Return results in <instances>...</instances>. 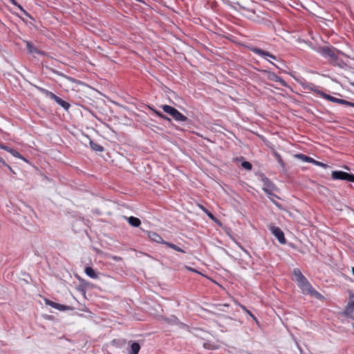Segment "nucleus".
I'll use <instances>...</instances> for the list:
<instances>
[{"instance_id": "6e6552de", "label": "nucleus", "mask_w": 354, "mask_h": 354, "mask_svg": "<svg viewBox=\"0 0 354 354\" xmlns=\"http://www.w3.org/2000/svg\"><path fill=\"white\" fill-rule=\"evenodd\" d=\"M302 86L304 89L312 91L313 92L324 97L325 93H324L322 91L319 89V86H316L315 84L311 82H305L302 84Z\"/></svg>"}, {"instance_id": "7ed1b4c3", "label": "nucleus", "mask_w": 354, "mask_h": 354, "mask_svg": "<svg viewBox=\"0 0 354 354\" xmlns=\"http://www.w3.org/2000/svg\"><path fill=\"white\" fill-rule=\"evenodd\" d=\"M260 180L263 183V191L268 195L278 198L279 197L274 193L273 191L276 190L275 185L263 174L260 175Z\"/></svg>"}, {"instance_id": "423d86ee", "label": "nucleus", "mask_w": 354, "mask_h": 354, "mask_svg": "<svg viewBox=\"0 0 354 354\" xmlns=\"http://www.w3.org/2000/svg\"><path fill=\"white\" fill-rule=\"evenodd\" d=\"M295 156L298 159H299V160H302L303 162H310V163H313L315 165H317V166H319V167H324V168H327V167H329L328 165H326V164H325L324 162L317 161V160L313 159V158H311L310 156H306L305 154H303V153L297 154Z\"/></svg>"}, {"instance_id": "473e14b6", "label": "nucleus", "mask_w": 354, "mask_h": 354, "mask_svg": "<svg viewBox=\"0 0 354 354\" xmlns=\"http://www.w3.org/2000/svg\"><path fill=\"white\" fill-rule=\"evenodd\" d=\"M240 306L243 310L248 313L254 320H255L257 322L256 317L249 310H248L245 306L241 305Z\"/></svg>"}, {"instance_id": "cd10ccee", "label": "nucleus", "mask_w": 354, "mask_h": 354, "mask_svg": "<svg viewBox=\"0 0 354 354\" xmlns=\"http://www.w3.org/2000/svg\"><path fill=\"white\" fill-rule=\"evenodd\" d=\"M273 155L275 157V158L277 159V161L278 162V163L283 167L285 166V163H284L283 160H282L281 155L279 153H277V151H274Z\"/></svg>"}, {"instance_id": "20e7f679", "label": "nucleus", "mask_w": 354, "mask_h": 354, "mask_svg": "<svg viewBox=\"0 0 354 354\" xmlns=\"http://www.w3.org/2000/svg\"><path fill=\"white\" fill-rule=\"evenodd\" d=\"M298 285L302 288L304 291L308 292L311 295L315 296L317 298L321 297V294L318 292L308 282L307 279L304 276L299 281H297Z\"/></svg>"}, {"instance_id": "6ab92c4d", "label": "nucleus", "mask_w": 354, "mask_h": 354, "mask_svg": "<svg viewBox=\"0 0 354 354\" xmlns=\"http://www.w3.org/2000/svg\"><path fill=\"white\" fill-rule=\"evenodd\" d=\"M165 245H167L169 248H170L177 252H182V253L186 252L184 250H183L182 248H180V247H178V245H176L172 243L166 241Z\"/></svg>"}, {"instance_id": "e433bc0d", "label": "nucleus", "mask_w": 354, "mask_h": 354, "mask_svg": "<svg viewBox=\"0 0 354 354\" xmlns=\"http://www.w3.org/2000/svg\"><path fill=\"white\" fill-rule=\"evenodd\" d=\"M239 248L242 250V251L245 254H247L248 257H251L250 254V252L246 250L244 248H243L241 245H239Z\"/></svg>"}, {"instance_id": "f3484780", "label": "nucleus", "mask_w": 354, "mask_h": 354, "mask_svg": "<svg viewBox=\"0 0 354 354\" xmlns=\"http://www.w3.org/2000/svg\"><path fill=\"white\" fill-rule=\"evenodd\" d=\"M140 350V346L138 342H133L131 344V351L129 354H138Z\"/></svg>"}, {"instance_id": "dca6fc26", "label": "nucleus", "mask_w": 354, "mask_h": 354, "mask_svg": "<svg viewBox=\"0 0 354 354\" xmlns=\"http://www.w3.org/2000/svg\"><path fill=\"white\" fill-rule=\"evenodd\" d=\"M128 222L133 227H138L141 223L140 220L138 218L134 216L129 217Z\"/></svg>"}, {"instance_id": "ddd939ff", "label": "nucleus", "mask_w": 354, "mask_h": 354, "mask_svg": "<svg viewBox=\"0 0 354 354\" xmlns=\"http://www.w3.org/2000/svg\"><path fill=\"white\" fill-rule=\"evenodd\" d=\"M26 46L27 48V50L29 53L30 54H38V55H44V53L41 50H39L37 49L30 41H25Z\"/></svg>"}, {"instance_id": "412c9836", "label": "nucleus", "mask_w": 354, "mask_h": 354, "mask_svg": "<svg viewBox=\"0 0 354 354\" xmlns=\"http://www.w3.org/2000/svg\"><path fill=\"white\" fill-rule=\"evenodd\" d=\"M153 113L160 119H162L168 122H171V119L166 115L163 114L162 112L157 110H153Z\"/></svg>"}, {"instance_id": "a878e982", "label": "nucleus", "mask_w": 354, "mask_h": 354, "mask_svg": "<svg viewBox=\"0 0 354 354\" xmlns=\"http://www.w3.org/2000/svg\"><path fill=\"white\" fill-rule=\"evenodd\" d=\"M324 99L327 100L329 102H334V103H337V104H339V98H337V97H335L333 96H331L328 94H326L325 93L324 95Z\"/></svg>"}, {"instance_id": "39448f33", "label": "nucleus", "mask_w": 354, "mask_h": 354, "mask_svg": "<svg viewBox=\"0 0 354 354\" xmlns=\"http://www.w3.org/2000/svg\"><path fill=\"white\" fill-rule=\"evenodd\" d=\"M268 229L272 234L276 237V239L281 244L286 243V239L284 236V233L280 229V227L270 225L268 226Z\"/></svg>"}, {"instance_id": "37998d69", "label": "nucleus", "mask_w": 354, "mask_h": 354, "mask_svg": "<svg viewBox=\"0 0 354 354\" xmlns=\"http://www.w3.org/2000/svg\"><path fill=\"white\" fill-rule=\"evenodd\" d=\"M208 216H209L212 219H214V216H213L211 213H209V214H208Z\"/></svg>"}, {"instance_id": "f03ea898", "label": "nucleus", "mask_w": 354, "mask_h": 354, "mask_svg": "<svg viewBox=\"0 0 354 354\" xmlns=\"http://www.w3.org/2000/svg\"><path fill=\"white\" fill-rule=\"evenodd\" d=\"M160 107L164 112L171 115L176 122H185L188 121V118L174 107L167 104L161 105Z\"/></svg>"}, {"instance_id": "4c0bfd02", "label": "nucleus", "mask_w": 354, "mask_h": 354, "mask_svg": "<svg viewBox=\"0 0 354 354\" xmlns=\"http://www.w3.org/2000/svg\"><path fill=\"white\" fill-rule=\"evenodd\" d=\"M339 104H344V105H348V101L342 100V99H339Z\"/></svg>"}, {"instance_id": "a18cd8bd", "label": "nucleus", "mask_w": 354, "mask_h": 354, "mask_svg": "<svg viewBox=\"0 0 354 354\" xmlns=\"http://www.w3.org/2000/svg\"><path fill=\"white\" fill-rule=\"evenodd\" d=\"M352 272H353V274L354 276V267L352 268Z\"/></svg>"}, {"instance_id": "58836bf2", "label": "nucleus", "mask_w": 354, "mask_h": 354, "mask_svg": "<svg viewBox=\"0 0 354 354\" xmlns=\"http://www.w3.org/2000/svg\"><path fill=\"white\" fill-rule=\"evenodd\" d=\"M0 148L7 151L8 152H9V149H11L10 147H9L8 146H5V145H1Z\"/></svg>"}, {"instance_id": "f8f14e48", "label": "nucleus", "mask_w": 354, "mask_h": 354, "mask_svg": "<svg viewBox=\"0 0 354 354\" xmlns=\"http://www.w3.org/2000/svg\"><path fill=\"white\" fill-rule=\"evenodd\" d=\"M145 232L146 233L147 237L151 241L158 243H162L165 245L166 241H165L156 232L150 231H145Z\"/></svg>"}, {"instance_id": "c756f323", "label": "nucleus", "mask_w": 354, "mask_h": 354, "mask_svg": "<svg viewBox=\"0 0 354 354\" xmlns=\"http://www.w3.org/2000/svg\"><path fill=\"white\" fill-rule=\"evenodd\" d=\"M9 1L14 5L15 6L17 7L20 10H21L26 16H29V14L23 8V7L18 3L15 0H9Z\"/></svg>"}, {"instance_id": "bb28decb", "label": "nucleus", "mask_w": 354, "mask_h": 354, "mask_svg": "<svg viewBox=\"0 0 354 354\" xmlns=\"http://www.w3.org/2000/svg\"><path fill=\"white\" fill-rule=\"evenodd\" d=\"M293 274L295 277L296 281H299L301 277H304L303 274L301 273L300 270L298 268H295L293 270Z\"/></svg>"}, {"instance_id": "aec40b11", "label": "nucleus", "mask_w": 354, "mask_h": 354, "mask_svg": "<svg viewBox=\"0 0 354 354\" xmlns=\"http://www.w3.org/2000/svg\"><path fill=\"white\" fill-rule=\"evenodd\" d=\"M56 102L66 110H68L71 106L68 102H66L59 97L57 98Z\"/></svg>"}, {"instance_id": "c9c22d12", "label": "nucleus", "mask_w": 354, "mask_h": 354, "mask_svg": "<svg viewBox=\"0 0 354 354\" xmlns=\"http://www.w3.org/2000/svg\"><path fill=\"white\" fill-rule=\"evenodd\" d=\"M0 163L2 165L7 167L10 171H12V168L4 161V160L0 157Z\"/></svg>"}, {"instance_id": "2eb2a0df", "label": "nucleus", "mask_w": 354, "mask_h": 354, "mask_svg": "<svg viewBox=\"0 0 354 354\" xmlns=\"http://www.w3.org/2000/svg\"><path fill=\"white\" fill-rule=\"evenodd\" d=\"M39 91L42 92L44 94H45L46 96L49 97L51 100L57 101V98L59 97L55 94H54L53 92L49 91L45 88H39Z\"/></svg>"}, {"instance_id": "b1692460", "label": "nucleus", "mask_w": 354, "mask_h": 354, "mask_svg": "<svg viewBox=\"0 0 354 354\" xmlns=\"http://www.w3.org/2000/svg\"><path fill=\"white\" fill-rule=\"evenodd\" d=\"M54 308L57 309L58 310H60V311H65V310H70L71 307L68 306H65V305H62V304H58V303H55Z\"/></svg>"}, {"instance_id": "f704fd0d", "label": "nucleus", "mask_w": 354, "mask_h": 354, "mask_svg": "<svg viewBox=\"0 0 354 354\" xmlns=\"http://www.w3.org/2000/svg\"><path fill=\"white\" fill-rule=\"evenodd\" d=\"M46 304L52 307V308H55V301H53L51 300H49V299H46V301H45Z\"/></svg>"}, {"instance_id": "f257e3e1", "label": "nucleus", "mask_w": 354, "mask_h": 354, "mask_svg": "<svg viewBox=\"0 0 354 354\" xmlns=\"http://www.w3.org/2000/svg\"><path fill=\"white\" fill-rule=\"evenodd\" d=\"M313 49L325 59H329L333 65L342 66L344 63L337 55V53H340L339 50L333 46H319Z\"/></svg>"}, {"instance_id": "0eeeda50", "label": "nucleus", "mask_w": 354, "mask_h": 354, "mask_svg": "<svg viewBox=\"0 0 354 354\" xmlns=\"http://www.w3.org/2000/svg\"><path fill=\"white\" fill-rule=\"evenodd\" d=\"M354 312V293L349 292L348 301L345 307L344 315L348 317Z\"/></svg>"}, {"instance_id": "72a5a7b5", "label": "nucleus", "mask_w": 354, "mask_h": 354, "mask_svg": "<svg viewBox=\"0 0 354 354\" xmlns=\"http://www.w3.org/2000/svg\"><path fill=\"white\" fill-rule=\"evenodd\" d=\"M241 166L247 170H251L252 168V164L248 161H243L241 163Z\"/></svg>"}, {"instance_id": "2f4dec72", "label": "nucleus", "mask_w": 354, "mask_h": 354, "mask_svg": "<svg viewBox=\"0 0 354 354\" xmlns=\"http://www.w3.org/2000/svg\"><path fill=\"white\" fill-rule=\"evenodd\" d=\"M9 153H10L14 157L23 158L20 153L15 149H9Z\"/></svg>"}, {"instance_id": "7c9ffc66", "label": "nucleus", "mask_w": 354, "mask_h": 354, "mask_svg": "<svg viewBox=\"0 0 354 354\" xmlns=\"http://www.w3.org/2000/svg\"><path fill=\"white\" fill-rule=\"evenodd\" d=\"M166 321L171 324H178L180 322L176 316H171L170 318L166 319Z\"/></svg>"}, {"instance_id": "9b49d317", "label": "nucleus", "mask_w": 354, "mask_h": 354, "mask_svg": "<svg viewBox=\"0 0 354 354\" xmlns=\"http://www.w3.org/2000/svg\"><path fill=\"white\" fill-rule=\"evenodd\" d=\"M262 71H263V73L267 74V78L269 80L273 81L274 82H280L282 85L286 84L285 81L282 78H281L279 76H278L275 73L271 72L268 70H263Z\"/></svg>"}, {"instance_id": "49530a36", "label": "nucleus", "mask_w": 354, "mask_h": 354, "mask_svg": "<svg viewBox=\"0 0 354 354\" xmlns=\"http://www.w3.org/2000/svg\"><path fill=\"white\" fill-rule=\"evenodd\" d=\"M269 62L271 63L272 65L275 66L274 63H273V62H272L270 61H269Z\"/></svg>"}, {"instance_id": "5701e85b", "label": "nucleus", "mask_w": 354, "mask_h": 354, "mask_svg": "<svg viewBox=\"0 0 354 354\" xmlns=\"http://www.w3.org/2000/svg\"><path fill=\"white\" fill-rule=\"evenodd\" d=\"M54 308L57 309L58 310H60V311H65V310H70L71 307L68 306H65V305H62V304H58V303H55Z\"/></svg>"}, {"instance_id": "4be33fe9", "label": "nucleus", "mask_w": 354, "mask_h": 354, "mask_svg": "<svg viewBox=\"0 0 354 354\" xmlns=\"http://www.w3.org/2000/svg\"><path fill=\"white\" fill-rule=\"evenodd\" d=\"M153 113L160 119H162L168 122H171V119L166 115L163 114L162 112L157 110H153Z\"/></svg>"}, {"instance_id": "c85d7f7f", "label": "nucleus", "mask_w": 354, "mask_h": 354, "mask_svg": "<svg viewBox=\"0 0 354 354\" xmlns=\"http://www.w3.org/2000/svg\"><path fill=\"white\" fill-rule=\"evenodd\" d=\"M9 1L14 5L15 6L17 7L20 10H21L26 16H29V14L23 8V7L18 3L15 0H9Z\"/></svg>"}, {"instance_id": "a211bd4d", "label": "nucleus", "mask_w": 354, "mask_h": 354, "mask_svg": "<svg viewBox=\"0 0 354 354\" xmlns=\"http://www.w3.org/2000/svg\"><path fill=\"white\" fill-rule=\"evenodd\" d=\"M90 146L91 149L95 151L102 152L104 151V147L102 145L93 141L90 142Z\"/></svg>"}, {"instance_id": "c03bdc74", "label": "nucleus", "mask_w": 354, "mask_h": 354, "mask_svg": "<svg viewBox=\"0 0 354 354\" xmlns=\"http://www.w3.org/2000/svg\"><path fill=\"white\" fill-rule=\"evenodd\" d=\"M149 109L150 110H151L153 112V110H156L154 108L151 107V106H149Z\"/></svg>"}, {"instance_id": "393cba45", "label": "nucleus", "mask_w": 354, "mask_h": 354, "mask_svg": "<svg viewBox=\"0 0 354 354\" xmlns=\"http://www.w3.org/2000/svg\"><path fill=\"white\" fill-rule=\"evenodd\" d=\"M54 308L57 309L58 310H60V311H65V310H70L71 307L68 306H65V305H62V304H58V303H55Z\"/></svg>"}, {"instance_id": "4468645a", "label": "nucleus", "mask_w": 354, "mask_h": 354, "mask_svg": "<svg viewBox=\"0 0 354 354\" xmlns=\"http://www.w3.org/2000/svg\"><path fill=\"white\" fill-rule=\"evenodd\" d=\"M84 272L91 279H97L99 277L95 271L90 266H86L85 268Z\"/></svg>"}, {"instance_id": "9d476101", "label": "nucleus", "mask_w": 354, "mask_h": 354, "mask_svg": "<svg viewBox=\"0 0 354 354\" xmlns=\"http://www.w3.org/2000/svg\"><path fill=\"white\" fill-rule=\"evenodd\" d=\"M350 174L343 171H333L331 177L333 180H344L348 181Z\"/></svg>"}, {"instance_id": "1a4fd4ad", "label": "nucleus", "mask_w": 354, "mask_h": 354, "mask_svg": "<svg viewBox=\"0 0 354 354\" xmlns=\"http://www.w3.org/2000/svg\"><path fill=\"white\" fill-rule=\"evenodd\" d=\"M250 50L254 53L255 55H257L261 57H268L272 59H274L276 60L277 59V57L271 53H270L268 51H266V50H263L259 48H257V47H252L250 48Z\"/></svg>"}, {"instance_id": "a19ab883", "label": "nucleus", "mask_w": 354, "mask_h": 354, "mask_svg": "<svg viewBox=\"0 0 354 354\" xmlns=\"http://www.w3.org/2000/svg\"><path fill=\"white\" fill-rule=\"evenodd\" d=\"M347 106L354 107V102H351L348 101Z\"/></svg>"}, {"instance_id": "79ce46f5", "label": "nucleus", "mask_w": 354, "mask_h": 354, "mask_svg": "<svg viewBox=\"0 0 354 354\" xmlns=\"http://www.w3.org/2000/svg\"><path fill=\"white\" fill-rule=\"evenodd\" d=\"M271 201H272V202H273V203H274L277 206L279 207V204L277 202L274 201V200H272V199H271Z\"/></svg>"}, {"instance_id": "ea45409f", "label": "nucleus", "mask_w": 354, "mask_h": 354, "mask_svg": "<svg viewBox=\"0 0 354 354\" xmlns=\"http://www.w3.org/2000/svg\"><path fill=\"white\" fill-rule=\"evenodd\" d=\"M348 182H353L354 183V175L352 174H350V176L348 178Z\"/></svg>"}]
</instances>
